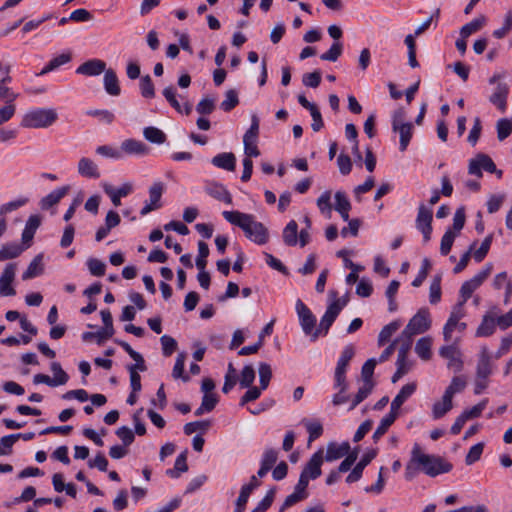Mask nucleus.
<instances>
[{
  "mask_svg": "<svg viewBox=\"0 0 512 512\" xmlns=\"http://www.w3.org/2000/svg\"><path fill=\"white\" fill-rule=\"evenodd\" d=\"M222 215L229 223L241 228L245 236L254 243L263 245L268 242V229L264 224L256 221L254 215L239 211H224Z\"/></svg>",
  "mask_w": 512,
  "mask_h": 512,
  "instance_id": "f257e3e1",
  "label": "nucleus"
},
{
  "mask_svg": "<svg viewBox=\"0 0 512 512\" xmlns=\"http://www.w3.org/2000/svg\"><path fill=\"white\" fill-rule=\"evenodd\" d=\"M58 119V114L53 108H36L25 113L21 120L24 128L41 129L53 125Z\"/></svg>",
  "mask_w": 512,
  "mask_h": 512,
  "instance_id": "f03ea898",
  "label": "nucleus"
},
{
  "mask_svg": "<svg viewBox=\"0 0 512 512\" xmlns=\"http://www.w3.org/2000/svg\"><path fill=\"white\" fill-rule=\"evenodd\" d=\"M418 463L421 470L430 477H435L442 473H448L452 470V464L445 461L442 457L422 453L418 445Z\"/></svg>",
  "mask_w": 512,
  "mask_h": 512,
  "instance_id": "7ed1b4c3",
  "label": "nucleus"
},
{
  "mask_svg": "<svg viewBox=\"0 0 512 512\" xmlns=\"http://www.w3.org/2000/svg\"><path fill=\"white\" fill-rule=\"evenodd\" d=\"M90 331L82 334V340L85 343H96L102 345L114 334L113 322H103L102 325L89 324Z\"/></svg>",
  "mask_w": 512,
  "mask_h": 512,
  "instance_id": "20e7f679",
  "label": "nucleus"
},
{
  "mask_svg": "<svg viewBox=\"0 0 512 512\" xmlns=\"http://www.w3.org/2000/svg\"><path fill=\"white\" fill-rule=\"evenodd\" d=\"M348 301V292L339 296L337 291L330 290L328 293V307L321 320H335L341 310L347 305Z\"/></svg>",
  "mask_w": 512,
  "mask_h": 512,
  "instance_id": "39448f33",
  "label": "nucleus"
},
{
  "mask_svg": "<svg viewBox=\"0 0 512 512\" xmlns=\"http://www.w3.org/2000/svg\"><path fill=\"white\" fill-rule=\"evenodd\" d=\"M482 169L489 173H497L498 177H501L502 175L501 170L497 171L493 160L488 155L480 153L474 159L470 160L468 172L471 175L481 177Z\"/></svg>",
  "mask_w": 512,
  "mask_h": 512,
  "instance_id": "423d86ee",
  "label": "nucleus"
},
{
  "mask_svg": "<svg viewBox=\"0 0 512 512\" xmlns=\"http://www.w3.org/2000/svg\"><path fill=\"white\" fill-rule=\"evenodd\" d=\"M432 209L427 208L424 204L418 207V213L415 221L416 228L422 233L425 243L430 241L432 234Z\"/></svg>",
  "mask_w": 512,
  "mask_h": 512,
  "instance_id": "0eeeda50",
  "label": "nucleus"
},
{
  "mask_svg": "<svg viewBox=\"0 0 512 512\" xmlns=\"http://www.w3.org/2000/svg\"><path fill=\"white\" fill-rule=\"evenodd\" d=\"M430 328V322H408L406 328L402 331L401 335L397 338L399 346L401 344H408V350L412 345V339L415 335L424 333Z\"/></svg>",
  "mask_w": 512,
  "mask_h": 512,
  "instance_id": "6e6552de",
  "label": "nucleus"
},
{
  "mask_svg": "<svg viewBox=\"0 0 512 512\" xmlns=\"http://www.w3.org/2000/svg\"><path fill=\"white\" fill-rule=\"evenodd\" d=\"M164 192V184L162 182H155L149 188V199L150 202L147 203L140 211L142 216L147 215L148 213L159 209L161 204V196Z\"/></svg>",
  "mask_w": 512,
  "mask_h": 512,
  "instance_id": "1a4fd4ad",
  "label": "nucleus"
},
{
  "mask_svg": "<svg viewBox=\"0 0 512 512\" xmlns=\"http://www.w3.org/2000/svg\"><path fill=\"white\" fill-rule=\"evenodd\" d=\"M16 274V264L9 263L3 270L0 277V295L1 296H14L15 289L11 286Z\"/></svg>",
  "mask_w": 512,
  "mask_h": 512,
  "instance_id": "9d476101",
  "label": "nucleus"
},
{
  "mask_svg": "<svg viewBox=\"0 0 512 512\" xmlns=\"http://www.w3.org/2000/svg\"><path fill=\"white\" fill-rule=\"evenodd\" d=\"M323 461V449H319L311 456V458L303 468L301 475H305L309 480L317 479L322 473L321 465Z\"/></svg>",
  "mask_w": 512,
  "mask_h": 512,
  "instance_id": "9b49d317",
  "label": "nucleus"
},
{
  "mask_svg": "<svg viewBox=\"0 0 512 512\" xmlns=\"http://www.w3.org/2000/svg\"><path fill=\"white\" fill-rule=\"evenodd\" d=\"M439 354L448 360V368L454 372H460L463 368V362L460 358V352L454 344L443 346L439 350Z\"/></svg>",
  "mask_w": 512,
  "mask_h": 512,
  "instance_id": "f8f14e48",
  "label": "nucleus"
},
{
  "mask_svg": "<svg viewBox=\"0 0 512 512\" xmlns=\"http://www.w3.org/2000/svg\"><path fill=\"white\" fill-rule=\"evenodd\" d=\"M129 300L132 305H127L123 308L120 320H134L136 309L143 310L146 307L145 299L138 292H130Z\"/></svg>",
  "mask_w": 512,
  "mask_h": 512,
  "instance_id": "ddd939ff",
  "label": "nucleus"
},
{
  "mask_svg": "<svg viewBox=\"0 0 512 512\" xmlns=\"http://www.w3.org/2000/svg\"><path fill=\"white\" fill-rule=\"evenodd\" d=\"M104 192L110 197L111 202L114 206L121 205V198L128 196L132 190L133 186L131 183H124L121 187L115 189L112 185L108 183L102 184Z\"/></svg>",
  "mask_w": 512,
  "mask_h": 512,
  "instance_id": "4468645a",
  "label": "nucleus"
},
{
  "mask_svg": "<svg viewBox=\"0 0 512 512\" xmlns=\"http://www.w3.org/2000/svg\"><path fill=\"white\" fill-rule=\"evenodd\" d=\"M77 172L84 178L98 179L101 176L98 165L88 157H82L79 159Z\"/></svg>",
  "mask_w": 512,
  "mask_h": 512,
  "instance_id": "2eb2a0df",
  "label": "nucleus"
},
{
  "mask_svg": "<svg viewBox=\"0 0 512 512\" xmlns=\"http://www.w3.org/2000/svg\"><path fill=\"white\" fill-rule=\"evenodd\" d=\"M509 94V86L505 82H499L495 91L489 97V101L495 105L501 112H505L507 108V98Z\"/></svg>",
  "mask_w": 512,
  "mask_h": 512,
  "instance_id": "dca6fc26",
  "label": "nucleus"
},
{
  "mask_svg": "<svg viewBox=\"0 0 512 512\" xmlns=\"http://www.w3.org/2000/svg\"><path fill=\"white\" fill-rule=\"evenodd\" d=\"M106 63L100 59H91L81 64L76 73L85 76H97L105 72Z\"/></svg>",
  "mask_w": 512,
  "mask_h": 512,
  "instance_id": "f3484780",
  "label": "nucleus"
},
{
  "mask_svg": "<svg viewBox=\"0 0 512 512\" xmlns=\"http://www.w3.org/2000/svg\"><path fill=\"white\" fill-rule=\"evenodd\" d=\"M416 390V384L415 383H408L405 384L399 393L395 396V398L391 402L390 406V413L398 416V410L403 405V403L415 392Z\"/></svg>",
  "mask_w": 512,
  "mask_h": 512,
  "instance_id": "a211bd4d",
  "label": "nucleus"
},
{
  "mask_svg": "<svg viewBox=\"0 0 512 512\" xmlns=\"http://www.w3.org/2000/svg\"><path fill=\"white\" fill-rule=\"evenodd\" d=\"M408 344H401L398 348V357H397V370L392 376V382L396 383L400 378H402L408 371L409 366L407 363V354H408Z\"/></svg>",
  "mask_w": 512,
  "mask_h": 512,
  "instance_id": "6ab92c4d",
  "label": "nucleus"
},
{
  "mask_svg": "<svg viewBox=\"0 0 512 512\" xmlns=\"http://www.w3.org/2000/svg\"><path fill=\"white\" fill-rule=\"evenodd\" d=\"M376 452L369 451L365 453L360 461L355 465L350 474L346 477L347 483H354L361 479L365 467L375 458Z\"/></svg>",
  "mask_w": 512,
  "mask_h": 512,
  "instance_id": "aec40b11",
  "label": "nucleus"
},
{
  "mask_svg": "<svg viewBox=\"0 0 512 512\" xmlns=\"http://www.w3.org/2000/svg\"><path fill=\"white\" fill-rule=\"evenodd\" d=\"M350 451V444L348 442H343L341 444H337L336 442H330L327 445L326 454L324 457V460L327 462H333L336 461L342 457H344L346 454H348Z\"/></svg>",
  "mask_w": 512,
  "mask_h": 512,
  "instance_id": "412c9836",
  "label": "nucleus"
},
{
  "mask_svg": "<svg viewBox=\"0 0 512 512\" xmlns=\"http://www.w3.org/2000/svg\"><path fill=\"white\" fill-rule=\"evenodd\" d=\"M205 191L208 195L218 201H222L226 204L232 203V196L226 187L219 183H208L205 187Z\"/></svg>",
  "mask_w": 512,
  "mask_h": 512,
  "instance_id": "4be33fe9",
  "label": "nucleus"
},
{
  "mask_svg": "<svg viewBox=\"0 0 512 512\" xmlns=\"http://www.w3.org/2000/svg\"><path fill=\"white\" fill-rule=\"evenodd\" d=\"M492 373V364L487 347H482L479 360L476 367V377L486 378Z\"/></svg>",
  "mask_w": 512,
  "mask_h": 512,
  "instance_id": "5701e85b",
  "label": "nucleus"
},
{
  "mask_svg": "<svg viewBox=\"0 0 512 512\" xmlns=\"http://www.w3.org/2000/svg\"><path fill=\"white\" fill-rule=\"evenodd\" d=\"M316 323L317 322H301L303 332L307 336H310L312 341L316 340L321 334H327L333 322H320L318 326Z\"/></svg>",
  "mask_w": 512,
  "mask_h": 512,
  "instance_id": "b1692460",
  "label": "nucleus"
},
{
  "mask_svg": "<svg viewBox=\"0 0 512 512\" xmlns=\"http://www.w3.org/2000/svg\"><path fill=\"white\" fill-rule=\"evenodd\" d=\"M277 460L278 451L273 448L266 449L262 455L261 465L257 475L263 478L273 468Z\"/></svg>",
  "mask_w": 512,
  "mask_h": 512,
  "instance_id": "393cba45",
  "label": "nucleus"
},
{
  "mask_svg": "<svg viewBox=\"0 0 512 512\" xmlns=\"http://www.w3.org/2000/svg\"><path fill=\"white\" fill-rule=\"evenodd\" d=\"M120 151L128 155H146L149 152V147L142 141L126 139L121 143Z\"/></svg>",
  "mask_w": 512,
  "mask_h": 512,
  "instance_id": "a878e982",
  "label": "nucleus"
},
{
  "mask_svg": "<svg viewBox=\"0 0 512 512\" xmlns=\"http://www.w3.org/2000/svg\"><path fill=\"white\" fill-rule=\"evenodd\" d=\"M211 162L214 166L227 171H234L236 167V157L231 152L217 154L212 158Z\"/></svg>",
  "mask_w": 512,
  "mask_h": 512,
  "instance_id": "bb28decb",
  "label": "nucleus"
},
{
  "mask_svg": "<svg viewBox=\"0 0 512 512\" xmlns=\"http://www.w3.org/2000/svg\"><path fill=\"white\" fill-rule=\"evenodd\" d=\"M41 224V219L38 215H31L25 225V228L22 232V242L26 244L27 247L30 246V242L34 238L36 230L39 228Z\"/></svg>",
  "mask_w": 512,
  "mask_h": 512,
  "instance_id": "cd10ccee",
  "label": "nucleus"
},
{
  "mask_svg": "<svg viewBox=\"0 0 512 512\" xmlns=\"http://www.w3.org/2000/svg\"><path fill=\"white\" fill-rule=\"evenodd\" d=\"M69 190L68 186H64L61 188H58L48 195H46L44 198L40 201V206L43 210H47L56 204L59 203V201L67 194Z\"/></svg>",
  "mask_w": 512,
  "mask_h": 512,
  "instance_id": "c85d7f7f",
  "label": "nucleus"
},
{
  "mask_svg": "<svg viewBox=\"0 0 512 512\" xmlns=\"http://www.w3.org/2000/svg\"><path fill=\"white\" fill-rule=\"evenodd\" d=\"M104 73V87L106 92L112 96H118L121 89L115 71L109 68L106 69Z\"/></svg>",
  "mask_w": 512,
  "mask_h": 512,
  "instance_id": "c756f323",
  "label": "nucleus"
},
{
  "mask_svg": "<svg viewBox=\"0 0 512 512\" xmlns=\"http://www.w3.org/2000/svg\"><path fill=\"white\" fill-rule=\"evenodd\" d=\"M452 399L453 398L449 397L444 393L442 399L434 403L432 408V415L434 419L442 418L446 413H448L453 408Z\"/></svg>",
  "mask_w": 512,
  "mask_h": 512,
  "instance_id": "7c9ffc66",
  "label": "nucleus"
},
{
  "mask_svg": "<svg viewBox=\"0 0 512 512\" xmlns=\"http://www.w3.org/2000/svg\"><path fill=\"white\" fill-rule=\"evenodd\" d=\"M43 256L39 254L33 258V260L28 265L26 271L22 274L23 280L32 279L36 276H39L44 271V266L42 263Z\"/></svg>",
  "mask_w": 512,
  "mask_h": 512,
  "instance_id": "2f4dec72",
  "label": "nucleus"
},
{
  "mask_svg": "<svg viewBox=\"0 0 512 512\" xmlns=\"http://www.w3.org/2000/svg\"><path fill=\"white\" fill-rule=\"evenodd\" d=\"M24 250L18 243H7L0 248V262L17 258Z\"/></svg>",
  "mask_w": 512,
  "mask_h": 512,
  "instance_id": "473e14b6",
  "label": "nucleus"
},
{
  "mask_svg": "<svg viewBox=\"0 0 512 512\" xmlns=\"http://www.w3.org/2000/svg\"><path fill=\"white\" fill-rule=\"evenodd\" d=\"M283 242L287 246H295L298 242V224L295 220H291L283 229Z\"/></svg>",
  "mask_w": 512,
  "mask_h": 512,
  "instance_id": "72a5a7b5",
  "label": "nucleus"
},
{
  "mask_svg": "<svg viewBox=\"0 0 512 512\" xmlns=\"http://www.w3.org/2000/svg\"><path fill=\"white\" fill-rule=\"evenodd\" d=\"M418 444H414L413 448H412V451H411V458L409 460V462L407 463L406 465V468H405V477L406 479L408 480H411L413 479L418 470L421 469V465L418 463Z\"/></svg>",
  "mask_w": 512,
  "mask_h": 512,
  "instance_id": "f704fd0d",
  "label": "nucleus"
},
{
  "mask_svg": "<svg viewBox=\"0 0 512 512\" xmlns=\"http://www.w3.org/2000/svg\"><path fill=\"white\" fill-rule=\"evenodd\" d=\"M71 61V54L70 53H62L52 60L49 61V63L37 74L38 76L45 75L57 68H59L61 65H64Z\"/></svg>",
  "mask_w": 512,
  "mask_h": 512,
  "instance_id": "c9c22d12",
  "label": "nucleus"
},
{
  "mask_svg": "<svg viewBox=\"0 0 512 512\" xmlns=\"http://www.w3.org/2000/svg\"><path fill=\"white\" fill-rule=\"evenodd\" d=\"M413 125L409 122L398 125L395 132H398L400 135V150L405 151L409 145V142L412 138Z\"/></svg>",
  "mask_w": 512,
  "mask_h": 512,
  "instance_id": "e433bc0d",
  "label": "nucleus"
},
{
  "mask_svg": "<svg viewBox=\"0 0 512 512\" xmlns=\"http://www.w3.org/2000/svg\"><path fill=\"white\" fill-rule=\"evenodd\" d=\"M485 24V17L480 16L478 18L473 19L469 23L462 26L460 29V36L462 38H468L471 34L479 31Z\"/></svg>",
  "mask_w": 512,
  "mask_h": 512,
  "instance_id": "4c0bfd02",
  "label": "nucleus"
},
{
  "mask_svg": "<svg viewBox=\"0 0 512 512\" xmlns=\"http://www.w3.org/2000/svg\"><path fill=\"white\" fill-rule=\"evenodd\" d=\"M143 135L145 139L151 143L163 144L166 141L165 133L153 126L146 127L143 131Z\"/></svg>",
  "mask_w": 512,
  "mask_h": 512,
  "instance_id": "58836bf2",
  "label": "nucleus"
},
{
  "mask_svg": "<svg viewBox=\"0 0 512 512\" xmlns=\"http://www.w3.org/2000/svg\"><path fill=\"white\" fill-rule=\"evenodd\" d=\"M415 352L423 360H428L431 357V339L429 337L420 338L415 346Z\"/></svg>",
  "mask_w": 512,
  "mask_h": 512,
  "instance_id": "ea45409f",
  "label": "nucleus"
},
{
  "mask_svg": "<svg viewBox=\"0 0 512 512\" xmlns=\"http://www.w3.org/2000/svg\"><path fill=\"white\" fill-rule=\"evenodd\" d=\"M467 381L464 376H455L450 385L445 389V394L453 398L456 393L462 392L466 387Z\"/></svg>",
  "mask_w": 512,
  "mask_h": 512,
  "instance_id": "a19ab883",
  "label": "nucleus"
},
{
  "mask_svg": "<svg viewBox=\"0 0 512 512\" xmlns=\"http://www.w3.org/2000/svg\"><path fill=\"white\" fill-rule=\"evenodd\" d=\"M396 418L397 417L390 412L385 417H383L379 426L376 428L373 434V439L375 441L380 439L387 432L389 427L394 423Z\"/></svg>",
  "mask_w": 512,
  "mask_h": 512,
  "instance_id": "79ce46f5",
  "label": "nucleus"
},
{
  "mask_svg": "<svg viewBox=\"0 0 512 512\" xmlns=\"http://www.w3.org/2000/svg\"><path fill=\"white\" fill-rule=\"evenodd\" d=\"M302 423L309 433V442L316 440L323 434V426L320 422L303 419Z\"/></svg>",
  "mask_w": 512,
  "mask_h": 512,
  "instance_id": "37998d69",
  "label": "nucleus"
},
{
  "mask_svg": "<svg viewBox=\"0 0 512 512\" xmlns=\"http://www.w3.org/2000/svg\"><path fill=\"white\" fill-rule=\"evenodd\" d=\"M400 328V325L398 322H390L389 324L385 325L382 330L379 333L378 336V345L383 346L385 343H387L391 336Z\"/></svg>",
  "mask_w": 512,
  "mask_h": 512,
  "instance_id": "c03bdc74",
  "label": "nucleus"
},
{
  "mask_svg": "<svg viewBox=\"0 0 512 512\" xmlns=\"http://www.w3.org/2000/svg\"><path fill=\"white\" fill-rule=\"evenodd\" d=\"M497 138L499 141L505 140L512 133V121L507 118H502L497 121Z\"/></svg>",
  "mask_w": 512,
  "mask_h": 512,
  "instance_id": "a18cd8bd",
  "label": "nucleus"
},
{
  "mask_svg": "<svg viewBox=\"0 0 512 512\" xmlns=\"http://www.w3.org/2000/svg\"><path fill=\"white\" fill-rule=\"evenodd\" d=\"M163 96L167 100V102L178 112L182 113V106L177 99V91L176 88L172 85H169L163 89Z\"/></svg>",
  "mask_w": 512,
  "mask_h": 512,
  "instance_id": "49530a36",
  "label": "nucleus"
},
{
  "mask_svg": "<svg viewBox=\"0 0 512 512\" xmlns=\"http://www.w3.org/2000/svg\"><path fill=\"white\" fill-rule=\"evenodd\" d=\"M239 103L238 93L234 89H230L225 94V99L221 102L220 108L229 112L234 109Z\"/></svg>",
  "mask_w": 512,
  "mask_h": 512,
  "instance_id": "de8ad7c7",
  "label": "nucleus"
},
{
  "mask_svg": "<svg viewBox=\"0 0 512 512\" xmlns=\"http://www.w3.org/2000/svg\"><path fill=\"white\" fill-rule=\"evenodd\" d=\"M441 299V275H436L429 288V301L431 304H436Z\"/></svg>",
  "mask_w": 512,
  "mask_h": 512,
  "instance_id": "09e8293b",
  "label": "nucleus"
},
{
  "mask_svg": "<svg viewBox=\"0 0 512 512\" xmlns=\"http://www.w3.org/2000/svg\"><path fill=\"white\" fill-rule=\"evenodd\" d=\"M208 244L204 241L198 242V256L196 258V267L199 270H204L207 265V257L209 256Z\"/></svg>",
  "mask_w": 512,
  "mask_h": 512,
  "instance_id": "8fccbe9b",
  "label": "nucleus"
},
{
  "mask_svg": "<svg viewBox=\"0 0 512 512\" xmlns=\"http://www.w3.org/2000/svg\"><path fill=\"white\" fill-rule=\"evenodd\" d=\"M140 91L144 98L151 99L155 96V88L150 75L142 76L140 79Z\"/></svg>",
  "mask_w": 512,
  "mask_h": 512,
  "instance_id": "3c124183",
  "label": "nucleus"
},
{
  "mask_svg": "<svg viewBox=\"0 0 512 512\" xmlns=\"http://www.w3.org/2000/svg\"><path fill=\"white\" fill-rule=\"evenodd\" d=\"M184 365H185V354L180 353L175 361V365L173 367L172 376L175 379L181 378L184 382L189 381V376L184 374Z\"/></svg>",
  "mask_w": 512,
  "mask_h": 512,
  "instance_id": "603ef678",
  "label": "nucleus"
},
{
  "mask_svg": "<svg viewBox=\"0 0 512 512\" xmlns=\"http://www.w3.org/2000/svg\"><path fill=\"white\" fill-rule=\"evenodd\" d=\"M51 371L53 372L54 378H52L55 386L64 385L67 383L69 377L67 373L62 369L60 363L52 362Z\"/></svg>",
  "mask_w": 512,
  "mask_h": 512,
  "instance_id": "864d4df0",
  "label": "nucleus"
},
{
  "mask_svg": "<svg viewBox=\"0 0 512 512\" xmlns=\"http://www.w3.org/2000/svg\"><path fill=\"white\" fill-rule=\"evenodd\" d=\"M342 50H343V45L341 42L339 41H336L332 44V46L330 47V49L323 53L320 58L321 60H324V61H331V62H335L342 54Z\"/></svg>",
  "mask_w": 512,
  "mask_h": 512,
  "instance_id": "5fc2aeb1",
  "label": "nucleus"
},
{
  "mask_svg": "<svg viewBox=\"0 0 512 512\" xmlns=\"http://www.w3.org/2000/svg\"><path fill=\"white\" fill-rule=\"evenodd\" d=\"M377 360L374 358L368 359L361 369V377L364 383H374L372 380Z\"/></svg>",
  "mask_w": 512,
  "mask_h": 512,
  "instance_id": "6e6d98bb",
  "label": "nucleus"
},
{
  "mask_svg": "<svg viewBox=\"0 0 512 512\" xmlns=\"http://www.w3.org/2000/svg\"><path fill=\"white\" fill-rule=\"evenodd\" d=\"M259 134V118L257 115H252L250 128L246 131L243 137V142H256Z\"/></svg>",
  "mask_w": 512,
  "mask_h": 512,
  "instance_id": "4d7b16f0",
  "label": "nucleus"
},
{
  "mask_svg": "<svg viewBox=\"0 0 512 512\" xmlns=\"http://www.w3.org/2000/svg\"><path fill=\"white\" fill-rule=\"evenodd\" d=\"M259 380H260V388L265 390L270 383L272 377L271 366L267 363H260L259 365Z\"/></svg>",
  "mask_w": 512,
  "mask_h": 512,
  "instance_id": "13d9d810",
  "label": "nucleus"
},
{
  "mask_svg": "<svg viewBox=\"0 0 512 512\" xmlns=\"http://www.w3.org/2000/svg\"><path fill=\"white\" fill-rule=\"evenodd\" d=\"M211 426V422L209 420H202V421H195V422H189L184 425V433L186 435H191L197 430H200L201 432H206Z\"/></svg>",
  "mask_w": 512,
  "mask_h": 512,
  "instance_id": "bf43d9fd",
  "label": "nucleus"
},
{
  "mask_svg": "<svg viewBox=\"0 0 512 512\" xmlns=\"http://www.w3.org/2000/svg\"><path fill=\"white\" fill-rule=\"evenodd\" d=\"M276 494V488L273 487L266 493L265 497L258 503L252 512H266L272 505Z\"/></svg>",
  "mask_w": 512,
  "mask_h": 512,
  "instance_id": "052dcab7",
  "label": "nucleus"
},
{
  "mask_svg": "<svg viewBox=\"0 0 512 512\" xmlns=\"http://www.w3.org/2000/svg\"><path fill=\"white\" fill-rule=\"evenodd\" d=\"M456 236L457 234L453 232L451 229H448L444 233L440 244V253L442 255H447L450 252Z\"/></svg>",
  "mask_w": 512,
  "mask_h": 512,
  "instance_id": "680f3d73",
  "label": "nucleus"
},
{
  "mask_svg": "<svg viewBox=\"0 0 512 512\" xmlns=\"http://www.w3.org/2000/svg\"><path fill=\"white\" fill-rule=\"evenodd\" d=\"M354 356V350L351 346L345 347V349L342 351L341 356L337 362L336 371H342L346 372L347 366L350 362V360Z\"/></svg>",
  "mask_w": 512,
  "mask_h": 512,
  "instance_id": "e2e57ef3",
  "label": "nucleus"
},
{
  "mask_svg": "<svg viewBox=\"0 0 512 512\" xmlns=\"http://www.w3.org/2000/svg\"><path fill=\"white\" fill-rule=\"evenodd\" d=\"M215 109V100L209 96L204 97L196 105V111L202 115H209Z\"/></svg>",
  "mask_w": 512,
  "mask_h": 512,
  "instance_id": "0e129e2a",
  "label": "nucleus"
},
{
  "mask_svg": "<svg viewBox=\"0 0 512 512\" xmlns=\"http://www.w3.org/2000/svg\"><path fill=\"white\" fill-rule=\"evenodd\" d=\"M87 266L89 269V272L93 276L101 277L105 274L106 265L104 262L97 258H90L87 260Z\"/></svg>",
  "mask_w": 512,
  "mask_h": 512,
  "instance_id": "69168bd1",
  "label": "nucleus"
},
{
  "mask_svg": "<svg viewBox=\"0 0 512 512\" xmlns=\"http://www.w3.org/2000/svg\"><path fill=\"white\" fill-rule=\"evenodd\" d=\"M321 79H322L321 71L315 70L311 73L304 74L302 77V83L306 87L317 88L321 83Z\"/></svg>",
  "mask_w": 512,
  "mask_h": 512,
  "instance_id": "338daca9",
  "label": "nucleus"
},
{
  "mask_svg": "<svg viewBox=\"0 0 512 512\" xmlns=\"http://www.w3.org/2000/svg\"><path fill=\"white\" fill-rule=\"evenodd\" d=\"M334 197H335L334 209L338 213L344 212L345 210H351V203L344 192L337 191L335 193Z\"/></svg>",
  "mask_w": 512,
  "mask_h": 512,
  "instance_id": "774afa93",
  "label": "nucleus"
}]
</instances>
